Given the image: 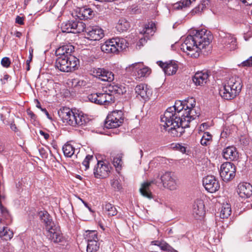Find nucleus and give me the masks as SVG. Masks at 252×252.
<instances>
[{"label":"nucleus","mask_w":252,"mask_h":252,"mask_svg":"<svg viewBox=\"0 0 252 252\" xmlns=\"http://www.w3.org/2000/svg\"><path fill=\"white\" fill-rule=\"evenodd\" d=\"M195 101L190 98L184 101L177 100L174 105L168 107L160 116L161 131H168L173 137H180L189 123L198 117L195 109Z\"/></svg>","instance_id":"nucleus-1"},{"label":"nucleus","mask_w":252,"mask_h":252,"mask_svg":"<svg viewBox=\"0 0 252 252\" xmlns=\"http://www.w3.org/2000/svg\"><path fill=\"white\" fill-rule=\"evenodd\" d=\"M212 38L211 32L205 29L193 30L181 45V49L190 57L196 58L201 50L209 45Z\"/></svg>","instance_id":"nucleus-2"},{"label":"nucleus","mask_w":252,"mask_h":252,"mask_svg":"<svg viewBox=\"0 0 252 252\" xmlns=\"http://www.w3.org/2000/svg\"><path fill=\"white\" fill-rule=\"evenodd\" d=\"M58 115L63 123L72 126H85L89 121L87 116L82 112H73L66 107L61 108L58 111Z\"/></svg>","instance_id":"nucleus-3"},{"label":"nucleus","mask_w":252,"mask_h":252,"mask_svg":"<svg viewBox=\"0 0 252 252\" xmlns=\"http://www.w3.org/2000/svg\"><path fill=\"white\" fill-rule=\"evenodd\" d=\"M242 86L241 78L237 76H232L224 82L223 87L220 89L219 94L223 99L231 100L240 94Z\"/></svg>","instance_id":"nucleus-4"},{"label":"nucleus","mask_w":252,"mask_h":252,"mask_svg":"<svg viewBox=\"0 0 252 252\" xmlns=\"http://www.w3.org/2000/svg\"><path fill=\"white\" fill-rule=\"evenodd\" d=\"M39 216L48 231L49 239L54 243L62 242L63 237L60 228L58 225L55 224L49 213L46 211H40L39 213Z\"/></svg>","instance_id":"nucleus-5"},{"label":"nucleus","mask_w":252,"mask_h":252,"mask_svg":"<svg viewBox=\"0 0 252 252\" xmlns=\"http://www.w3.org/2000/svg\"><path fill=\"white\" fill-rule=\"evenodd\" d=\"M79 64V60L75 56L59 57L56 61L55 66L62 72H71L75 70Z\"/></svg>","instance_id":"nucleus-6"},{"label":"nucleus","mask_w":252,"mask_h":252,"mask_svg":"<svg viewBox=\"0 0 252 252\" xmlns=\"http://www.w3.org/2000/svg\"><path fill=\"white\" fill-rule=\"evenodd\" d=\"M126 71L136 78H140L149 76L151 73V69L142 63H135L126 67Z\"/></svg>","instance_id":"nucleus-7"},{"label":"nucleus","mask_w":252,"mask_h":252,"mask_svg":"<svg viewBox=\"0 0 252 252\" xmlns=\"http://www.w3.org/2000/svg\"><path fill=\"white\" fill-rule=\"evenodd\" d=\"M88 98L91 102L100 105H108L114 101V97L109 92L107 88L102 93L89 94Z\"/></svg>","instance_id":"nucleus-8"},{"label":"nucleus","mask_w":252,"mask_h":252,"mask_svg":"<svg viewBox=\"0 0 252 252\" xmlns=\"http://www.w3.org/2000/svg\"><path fill=\"white\" fill-rule=\"evenodd\" d=\"M85 27L86 25L83 22L71 20L62 23L61 30L63 32L76 33L84 32Z\"/></svg>","instance_id":"nucleus-9"},{"label":"nucleus","mask_w":252,"mask_h":252,"mask_svg":"<svg viewBox=\"0 0 252 252\" xmlns=\"http://www.w3.org/2000/svg\"><path fill=\"white\" fill-rule=\"evenodd\" d=\"M220 174L222 180L225 182L232 180L236 175V166L232 162H225L220 167Z\"/></svg>","instance_id":"nucleus-10"},{"label":"nucleus","mask_w":252,"mask_h":252,"mask_svg":"<svg viewBox=\"0 0 252 252\" xmlns=\"http://www.w3.org/2000/svg\"><path fill=\"white\" fill-rule=\"evenodd\" d=\"M123 113L121 111H114L107 116L105 127L107 128H113L119 126L123 122Z\"/></svg>","instance_id":"nucleus-11"},{"label":"nucleus","mask_w":252,"mask_h":252,"mask_svg":"<svg viewBox=\"0 0 252 252\" xmlns=\"http://www.w3.org/2000/svg\"><path fill=\"white\" fill-rule=\"evenodd\" d=\"M160 180L164 188L171 190L177 189V178L171 172L166 171L163 173L160 176Z\"/></svg>","instance_id":"nucleus-12"},{"label":"nucleus","mask_w":252,"mask_h":252,"mask_svg":"<svg viewBox=\"0 0 252 252\" xmlns=\"http://www.w3.org/2000/svg\"><path fill=\"white\" fill-rule=\"evenodd\" d=\"M111 169L109 163L104 161H98L97 166L94 170V174L97 178H105L109 176Z\"/></svg>","instance_id":"nucleus-13"},{"label":"nucleus","mask_w":252,"mask_h":252,"mask_svg":"<svg viewBox=\"0 0 252 252\" xmlns=\"http://www.w3.org/2000/svg\"><path fill=\"white\" fill-rule=\"evenodd\" d=\"M203 185L208 192H215L220 187L219 181L213 176H207L203 178Z\"/></svg>","instance_id":"nucleus-14"},{"label":"nucleus","mask_w":252,"mask_h":252,"mask_svg":"<svg viewBox=\"0 0 252 252\" xmlns=\"http://www.w3.org/2000/svg\"><path fill=\"white\" fill-rule=\"evenodd\" d=\"M158 66L162 68L165 74L168 76L175 74L179 68L177 62L174 60L165 62L158 61Z\"/></svg>","instance_id":"nucleus-15"},{"label":"nucleus","mask_w":252,"mask_h":252,"mask_svg":"<svg viewBox=\"0 0 252 252\" xmlns=\"http://www.w3.org/2000/svg\"><path fill=\"white\" fill-rule=\"evenodd\" d=\"M86 37L90 40H99L104 35L103 30L98 26L85 28Z\"/></svg>","instance_id":"nucleus-16"},{"label":"nucleus","mask_w":252,"mask_h":252,"mask_svg":"<svg viewBox=\"0 0 252 252\" xmlns=\"http://www.w3.org/2000/svg\"><path fill=\"white\" fill-rule=\"evenodd\" d=\"M94 75L102 81L112 82L114 79V74L106 69L98 68L93 71Z\"/></svg>","instance_id":"nucleus-17"},{"label":"nucleus","mask_w":252,"mask_h":252,"mask_svg":"<svg viewBox=\"0 0 252 252\" xmlns=\"http://www.w3.org/2000/svg\"><path fill=\"white\" fill-rule=\"evenodd\" d=\"M203 200L196 199L193 205L192 213L196 219L202 218L205 215V211Z\"/></svg>","instance_id":"nucleus-18"},{"label":"nucleus","mask_w":252,"mask_h":252,"mask_svg":"<svg viewBox=\"0 0 252 252\" xmlns=\"http://www.w3.org/2000/svg\"><path fill=\"white\" fill-rule=\"evenodd\" d=\"M221 43L229 50H234L237 48L236 38L229 33L221 37Z\"/></svg>","instance_id":"nucleus-19"},{"label":"nucleus","mask_w":252,"mask_h":252,"mask_svg":"<svg viewBox=\"0 0 252 252\" xmlns=\"http://www.w3.org/2000/svg\"><path fill=\"white\" fill-rule=\"evenodd\" d=\"M237 192L241 197L248 198L252 194V186L248 183H241L238 186Z\"/></svg>","instance_id":"nucleus-20"},{"label":"nucleus","mask_w":252,"mask_h":252,"mask_svg":"<svg viewBox=\"0 0 252 252\" xmlns=\"http://www.w3.org/2000/svg\"><path fill=\"white\" fill-rule=\"evenodd\" d=\"M116 45L117 41H115V38L106 41L101 46V50L106 53H118V49Z\"/></svg>","instance_id":"nucleus-21"},{"label":"nucleus","mask_w":252,"mask_h":252,"mask_svg":"<svg viewBox=\"0 0 252 252\" xmlns=\"http://www.w3.org/2000/svg\"><path fill=\"white\" fill-rule=\"evenodd\" d=\"M209 75L207 71L197 72L192 78V80L196 85L203 86L208 80Z\"/></svg>","instance_id":"nucleus-22"},{"label":"nucleus","mask_w":252,"mask_h":252,"mask_svg":"<svg viewBox=\"0 0 252 252\" xmlns=\"http://www.w3.org/2000/svg\"><path fill=\"white\" fill-rule=\"evenodd\" d=\"M135 93L136 97L144 100H146L150 94V92H148L147 86L144 84H140L137 85L135 88Z\"/></svg>","instance_id":"nucleus-23"},{"label":"nucleus","mask_w":252,"mask_h":252,"mask_svg":"<svg viewBox=\"0 0 252 252\" xmlns=\"http://www.w3.org/2000/svg\"><path fill=\"white\" fill-rule=\"evenodd\" d=\"M222 155L225 159L231 161L236 160L239 157L236 148L233 146H229L224 149Z\"/></svg>","instance_id":"nucleus-24"},{"label":"nucleus","mask_w":252,"mask_h":252,"mask_svg":"<svg viewBox=\"0 0 252 252\" xmlns=\"http://www.w3.org/2000/svg\"><path fill=\"white\" fill-rule=\"evenodd\" d=\"M74 46L70 44H68L58 48L56 50L55 53L57 56L59 57L65 56L68 57V56H73L71 53L74 51Z\"/></svg>","instance_id":"nucleus-25"},{"label":"nucleus","mask_w":252,"mask_h":252,"mask_svg":"<svg viewBox=\"0 0 252 252\" xmlns=\"http://www.w3.org/2000/svg\"><path fill=\"white\" fill-rule=\"evenodd\" d=\"M156 31V27L155 23L150 22L145 24L143 30L140 32V33L149 38L150 36L154 35Z\"/></svg>","instance_id":"nucleus-26"},{"label":"nucleus","mask_w":252,"mask_h":252,"mask_svg":"<svg viewBox=\"0 0 252 252\" xmlns=\"http://www.w3.org/2000/svg\"><path fill=\"white\" fill-rule=\"evenodd\" d=\"M154 183L153 181L150 182H145L141 184V187L139 189L140 193L144 197L151 198L152 197L151 188L152 185Z\"/></svg>","instance_id":"nucleus-27"},{"label":"nucleus","mask_w":252,"mask_h":252,"mask_svg":"<svg viewBox=\"0 0 252 252\" xmlns=\"http://www.w3.org/2000/svg\"><path fill=\"white\" fill-rule=\"evenodd\" d=\"M94 12L91 8L88 7H82L79 9L77 16L80 19H88L93 17Z\"/></svg>","instance_id":"nucleus-28"},{"label":"nucleus","mask_w":252,"mask_h":252,"mask_svg":"<svg viewBox=\"0 0 252 252\" xmlns=\"http://www.w3.org/2000/svg\"><path fill=\"white\" fill-rule=\"evenodd\" d=\"M109 92L112 94H123L126 93V88L125 86L122 85H110L107 87Z\"/></svg>","instance_id":"nucleus-29"},{"label":"nucleus","mask_w":252,"mask_h":252,"mask_svg":"<svg viewBox=\"0 0 252 252\" xmlns=\"http://www.w3.org/2000/svg\"><path fill=\"white\" fill-rule=\"evenodd\" d=\"M129 27V22L126 19L121 18L119 20L116 28L120 32H123L127 31Z\"/></svg>","instance_id":"nucleus-30"},{"label":"nucleus","mask_w":252,"mask_h":252,"mask_svg":"<svg viewBox=\"0 0 252 252\" xmlns=\"http://www.w3.org/2000/svg\"><path fill=\"white\" fill-rule=\"evenodd\" d=\"M13 236V232L7 227L3 226L2 229L0 230V237L2 239L8 240L11 239Z\"/></svg>","instance_id":"nucleus-31"},{"label":"nucleus","mask_w":252,"mask_h":252,"mask_svg":"<svg viewBox=\"0 0 252 252\" xmlns=\"http://www.w3.org/2000/svg\"><path fill=\"white\" fill-rule=\"evenodd\" d=\"M103 209L109 217L114 216L118 213L116 207L110 203L106 202L103 206Z\"/></svg>","instance_id":"nucleus-32"},{"label":"nucleus","mask_w":252,"mask_h":252,"mask_svg":"<svg viewBox=\"0 0 252 252\" xmlns=\"http://www.w3.org/2000/svg\"><path fill=\"white\" fill-rule=\"evenodd\" d=\"M62 149L64 155L66 157H71L75 152L74 147L68 143H66L65 144H64L63 147Z\"/></svg>","instance_id":"nucleus-33"},{"label":"nucleus","mask_w":252,"mask_h":252,"mask_svg":"<svg viewBox=\"0 0 252 252\" xmlns=\"http://www.w3.org/2000/svg\"><path fill=\"white\" fill-rule=\"evenodd\" d=\"M231 209L230 205L228 204H224L220 213V218L221 219H227L231 215Z\"/></svg>","instance_id":"nucleus-34"},{"label":"nucleus","mask_w":252,"mask_h":252,"mask_svg":"<svg viewBox=\"0 0 252 252\" xmlns=\"http://www.w3.org/2000/svg\"><path fill=\"white\" fill-rule=\"evenodd\" d=\"M85 238L87 242H90L91 241H97L99 240L97 237V232L94 230L86 231Z\"/></svg>","instance_id":"nucleus-35"},{"label":"nucleus","mask_w":252,"mask_h":252,"mask_svg":"<svg viewBox=\"0 0 252 252\" xmlns=\"http://www.w3.org/2000/svg\"><path fill=\"white\" fill-rule=\"evenodd\" d=\"M122 157L123 155L122 154H117L113 158V164L117 171L121 170L123 163L122 160Z\"/></svg>","instance_id":"nucleus-36"},{"label":"nucleus","mask_w":252,"mask_h":252,"mask_svg":"<svg viewBox=\"0 0 252 252\" xmlns=\"http://www.w3.org/2000/svg\"><path fill=\"white\" fill-rule=\"evenodd\" d=\"M87 252H96L98 250L100 246V243L98 242V241H91L87 242Z\"/></svg>","instance_id":"nucleus-37"},{"label":"nucleus","mask_w":252,"mask_h":252,"mask_svg":"<svg viewBox=\"0 0 252 252\" xmlns=\"http://www.w3.org/2000/svg\"><path fill=\"white\" fill-rule=\"evenodd\" d=\"M115 41H117L116 45L118 49V52L120 50L126 49L127 47L128 43L124 38H115Z\"/></svg>","instance_id":"nucleus-38"},{"label":"nucleus","mask_w":252,"mask_h":252,"mask_svg":"<svg viewBox=\"0 0 252 252\" xmlns=\"http://www.w3.org/2000/svg\"><path fill=\"white\" fill-rule=\"evenodd\" d=\"M158 247L165 252H178L164 241H161L158 243Z\"/></svg>","instance_id":"nucleus-39"},{"label":"nucleus","mask_w":252,"mask_h":252,"mask_svg":"<svg viewBox=\"0 0 252 252\" xmlns=\"http://www.w3.org/2000/svg\"><path fill=\"white\" fill-rule=\"evenodd\" d=\"M195 0H182L174 4V8L175 9H180L183 7L189 6L191 2Z\"/></svg>","instance_id":"nucleus-40"},{"label":"nucleus","mask_w":252,"mask_h":252,"mask_svg":"<svg viewBox=\"0 0 252 252\" xmlns=\"http://www.w3.org/2000/svg\"><path fill=\"white\" fill-rule=\"evenodd\" d=\"M212 136L208 132H205L204 133L202 138L200 140L201 145L203 146H207L212 141Z\"/></svg>","instance_id":"nucleus-41"},{"label":"nucleus","mask_w":252,"mask_h":252,"mask_svg":"<svg viewBox=\"0 0 252 252\" xmlns=\"http://www.w3.org/2000/svg\"><path fill=\"white\" fill-rule=\"evenodd\" d=\"M93 156L91 155H87L84 161L82 162V165L84 167V169L85 170H87L89 168V163L90 161L93 159Z\"/></svg>","instance_id":"nucleus-42"},{"label":"nucleus","mask_w":252,"mask_h":252,"mask_svg":"<svg viewBox=\"0 0 252 252\" xmlns=\"http://www.w3.org/2000/svg\"><path fill=\"white\" fill-rule=\"evenodd\" d=\"M205 8V4L201 3L192 9L191 13L192 14L201 13Z\"/></svg>","instance_id":"nucleus-43"},{"label":"nucleus","mask_w":252,"mask_h":252,"mask_svg":"<svg viewBox=\"0 0 252 252\" xmlns=\"http://www.w3.org/2000/svg\"><path fill=\"white\" fill-rule=\"evenodd\" d=\"M86 85V81L83 80L74 79L72 81V85H73L74 87L85 86Z\"/></svg>","instance_id":"nucleus-44"},{"label":"nucleus","mask_w":252,"mask_h":252,"mask_svg":"<svg viewBox=\"0 0 252 252\" xmlns=\"http://www.w3.org/2000/svg\"><path fill=\"white\" fill-rule=\"evenodd\" d=\"M243 67H251L252 66V56L250 57L248 59L243 62L240 65Z\"/></svg>","instance_id":"nucleus-45"},{"label":"nucleus","mask_w":252,"mask_h":252,"mask_svg":"<svg viewBox=\"0 0 252 252\" xmlns=\"http://www.w3.org/2000/svg\"><path fill=\"white\" fill-rule=\"evenodd\" d=\"M11 63L10 60L8 57H4L1 61V65L4 67H8L10 66Z\"/></svg>","instance_id":"nucleus-46"},{"label":"nucleus","mask_w":252,"mask_h":252,"mask_svg":"<svg viewBox=\"0 0 252 252\" xmlns=\"http://www.w3.org/2000/svg\"><path fill=\"white\" fill-rule=\"evenodd\" d=\"M174 148H175L176 150L179 151L183 153H185L186 152L185 147L179 143L175 144V146L174 147Z\"/></svg>","instance_id":"nucleus-47"},{"label":"nucleus","mask_w":252,"mask_h":252,"mask_svg":"<svg viewBox=\"0 0 252 252\" xmlns=\"http://www.w3.org/2000/svg\"><path fill=\"white\" fill-rule=\"evenodd\" d=\"M32 50L31 51L30 50V54L29 59L27 60L26 61V65H27L26 69L28 71L30 70V64L32 60Z\"/></svg>","instance_id":"nucleus-48"},{"label":"nucleus","mask_w":252,"mask_h":252,"mask_svg":"<svg viewBox=\"0 0 252 252\" xmlns=\"http://www.w3.org/2000/svg\"><path fill=\"white\" fill-rule=\"evenodd\" d=\"M16 23H18L21 25L24 24V18L23 17H20L19 16H17L15 19Z\"/></svg>","instance_id":"nucleus-49"},{"label":"nucleus","mask_w":252,"mask_h":252,"mask_svg":"<svg viewBox=\"0 0 252 252\" xmlns=\"http://www.w3.org/2000/svg\"><path fill=\"white\" fill-rule=\"evenodd\" d=\"M9 78V76L8 74H5L4 75L3 78L1 79V81L2 84H5L7 81L8 79Z\"/></svg>","instance_id":"nucleus-50"},{"label":"nucleus","mask_w":252,"mask_h":252,"mask_svg":"<svg viewBox=\"0 0 252 252\" xmlns=\"http://www.w3.org/2000/svg\"><path fill=\"white\" fill-rule=\"evenodd\" d=\"M39 133H40L41 135L43 136H44V138H45V139H46V140H47V139H48L49 138V134H48V133H47L44 132L43 131H42V130H40V131H39Z\"/></svg>","instance_id":"nucleus-51"},{"label":"nucleus","mask_w":252,"mask_h":252,"mask_svg":"<svg viewBox=\"0 0 252 252\" xmlns=\"http://www.w3.org/2000/svg\"><path fill=\"white\" fill-rule=\"evenodd\" d=\"M243 3H246L247 5L252 4V0H240Z\"/></svg>","instance_id":"nucleus-52"},{"label":"nucleus","mask_w":252,"mask_h":252,"mask_svg":"<svg viewBox=\"0 0 252 252\" xmlns=\"http://www.w3.org/2000/svg\"><path fill=\"white\" fill-rule=\"evenodd\" d=\"M10 128L15 132L18 130L15 124L13 123L10 124Z\"/></svg>","instance_id":"nucleus-53"},{"label":"nucleus","mask_w":252,"mask_h":252,"mask_svg":"<svg viewBox=\"0 0 252 252\" xmlns=\"http://www.w3.org/2000/svg\"><path fill=\"white\" fill-rule=\"evenodd\" d=\"M154 245H158V241H153L151 242V245L149 246V249L152 251H153V249L151 248V246H153Z\"/></svg>","instance_id":"nucleus-54"},{"label":"nucleus","mask_w":252,"mask_h":252,"mask_svg":"<svg viewBox=\"0 0 252 252\" xmlns=\"http://www.w3.org/2000/svg\"><path fill=\"white\" fill-rule=\"evenodd\" d=\"M41 110L43 112L49 119H51L49 117V114L45 108H41Z\"/></svg>","instance_id":"nucleus-55"},{"label":"nucleus","mask_w":252,"mask_h":252,"mask_svg":"<svg viewBox=\"0 0 252 252\" xmlns=\"http://www.w3.org/2000/svg\"><path fill=\"white\" fill-rule=\"evenodd\" d=\"M80 199L81 200V201L83 202V203L84 204V205L87 207L90 211H91V208L89 206L88 204L85 202L83 200H82V199L80 198Z\"/></svg>","instance_id":"nucleus-56"},{"label":"nucleus","mask_w":252,"mask_h":252,"mask_svg":"<svg viewBox=\"0 0 252 252\" xmlns=\"http://www.w3.org/2000/svg\"><path fill=\"white\" fill-rule=\"evenodd\" d=\"M15 35L16 37H20L21 36L22 34L20 32H17L15 33Z\"/></svg>","instance_id":"nucleus-57"},{"label":"nucleus","mask_w":252,"mask_h":252,"mask_svg":"<svg viewBox=\"0 0 252 252\" xmlns=\"http://www.w3.org/2000/svg\"><path fill=\"white\" fill-rule=\"evenodd\" d=\"M36 101H37L36 107L41 109V108H42L41 107L40 102L37 100H36Z\"/></svg>","instance_id":"nucleus-58"},{"label":"nucleus","mask_w":252,"mask_h":252,"mask_svg":"<svg viewBox=\"0 0 252 252\" xmlns=\"http://www.w3.org/2000/svg\"><path fill=\"white\" fill-rule=\"evenodd\" d=\"M1 119L2 120V121H4L6 119V117L5 116H4V114H1Z\"/></svg>","instance_id":"nucleus-59"},{"label":"nucleus","mask_w":252,"mask_h":252,"mask_svg":"<svg viewBox=\"0 0 252 252\" xmlns=\"http://www.w3.org/2000/svg\"><path fill=\"white\" fill-rule=\"evenodd\" d=\"M29 115H30L31 116V118H33L34 116V114L32 112L29 113Z\"/></svg>","instance_id":"nucleus-60"},{"label":"nucleus","mask_w":252,"mask_h":252,"mask_svg":"<svg viewBox=\"0 0 252 252\" xmlns=\"http://www.w3.org/2000/svg\"><path fill=\"white\" fill-rule=\"evenodd\" d=\"M205 126H206V124L205 123H203V124H201L200 128H201L202 126L203 127H205Z\"/></svg>","instance_id":"nucleus-61"},{"label":"nucleus","mask_w":252,"mask_h":252,"mask_svg":"<svg viewBox=\"0 0 252 252\" xmlns=\"http://www.w3.org/2000/svg\"><path fill=\"white\" fill-rule=\"evenodd\" d=\"M7 114L9 115V114H10V111H9V110H7Z\"/></svg>","instance_id":"nucleus-62"},{"label":"nucleus","mask_w":252,"mask_h":252,"mask_svg":"<svg viewBox=\"0 0 252 252\" xmlns=\"http://www.w3.org/2000/svg\"><path fill=\"white\" fill-rule=\"evenodd\" d=\"M42 1V0H38V2H41V1Z\"/></svg>","instance_id":"nucleus-63"},{"label":"nucleus","mask_w":252,"mask_h":252,"mask_svg":"<svg viewBox=\"0 0 252 252\" xmlns=\"http://www.w3.org/2000/svg\"><path fill=\"white\" fill-rule=\"evenodd\" d=\"M160 205H161V207H162V206H163V205H162V204H161H161H160Z\"/></svg>","instance_id":"nucleus-64"}]
</instances>
